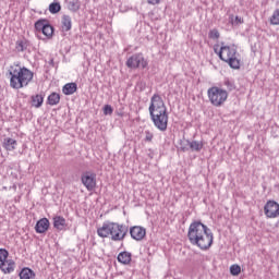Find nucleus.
<instances>
[{
  "mask_svg": "<svg viewBox=\"0 0 279 279\" xmlns=\"http://www.w3.org/2000/svg\"><path fill=\"white\" fill-rule=\"evenodd\" d=\"M128 226L112 221H105L100 228L97 229V234L100 239H110L116 243L125 241L128 236Z\"/></svg>",
  "mask_w": 279,
  "mask_h": 279,
  "instance_id": "4",
  "label": "nucleus"
},
{
  "mask_svg": "<svg viewBox=\"0 0 279 279\" xmlns=\"http://www.w3.org/2000/svg\"><path fill=\"white\" fill-rule=\"evenodd\" d=\"M264 213L268 219L279 217V204L276 201H268L264 206Z\"/></svg>",
  "mask_w": 279,
  "mask_h": 279,
  "instance_id": "9",
  "label": "nucleus"
},
{
  "mask_svg": "<svg viewBox=\"0 0 279 279\" xmlns=\"http://www.w3.org/2000/svg\"><path fill=\"white\" fill-rule=\"evenodd\" d=\"M147 60L143 56V53H134L126 60L128 69H147Z\"/></svg>",
  "mask_w": 279,
  "mask_h": 279,
  "instance_id": "7",
  "label": "nucleus"
},
{
  "mask_svg": "<svg viewBox=\"0 0 279 279\" xmlns=\"http://www.w3.org/2000/svg\"><path fill=\"white\" fill-rule=\"evenodd\" d=\"M219 58L223 62H228L231 69H239L241 62L236 59V48L234 46H222L219 51Z\"/></svg>",
  "mask_w": 279,
  "mask_h": 279,
  "instance_id": "6",
  "label": "nucleus"
},
{
  "mask_svg": "<svg viewBox=\"0 0 279 279\" xmlns=\"http://www.w3.org/2000/svg\"><path fill=\"white\" fill-rule=\"evenodd\" d=\"M145 141L146 143H151V141H154V133L150 131H145Z\"/></svg>",
  "mask_w": 279,
  "mask_h": 279,
  "instance_id": "34",
  "label": "nucleus"
},
{
  "mask_svg": "<svg viewBox=\"0 0 279 279\" xmlns=\"http://www.w3.org/2000/svg\"><path fill=\"white\" fill-rule=\"evenodd\" d=\"M223 86H226V88H227V90H229V93H232V90H239V87L235 86L234 81H232L230 78L223 80Z\"/></svg>",
  "mask_w": 279,
  "mask_h": 279,
  "instance_id": "23",
  "label": "nucleus"
},
{
  "mask_svg": "<svg viewBox=\"0 0 279 279\" xmlns=\"http://www.w3.org/2000/svg\"><path fill=\"white\" fill-rule=\"evenodd\" d=\"M72 27H73V21L71 20V15H63L61 17V31L71 32Z\"/></svg>",
  "mask_w": 279,
  "mask_h": 279,
  "instance_id": "13",
  "label": "nucleus"
},
{
  "mask_svg": "<svg viewBox=\"0 0 279 279\" xmlns=\"http://www.w3.org/2000/svg\"><path fill=\"white\" fill-rule=\"evenodd\" d=\"M221 34H219V29L214 28L210 29L208 33V38H210L211 40H219Z\"/></svg>",
  "mask_w": 279,
  "mask_h": 279,
  "instance_id": "27",
  "label": "nucleus"
},
{
  "mask_svg": "<svg viewBox=\"0 0 279 279\" xmlns=\"http://www.w3.org/2000/svg\"><path fill=\"white\" fill-rule=\"evenodd\" d=\"M118 263L130 265L132 263V253L124 251L118 254Z\"/></svg>",
  "mask_w": 279,
  "mask_h": 279,
  "instance_id": "14",
  "label": "nucleus"
},
{
  "mask_svg": "<svg viewBox=\"0 0 279 279\" xmlns=\"http://www.w3.org/2000/svg\"><path fill=\"white\" fill-rule=\"evenodd\" d=\"M8 71L10 75V86L15 90L29 86V83L34 80V72L25 66L14 64L11 65Z\"/></svg>",
  "mask_w": 279,
  "mask_h": 279,
  "instance_id": "3",
  "label": "nucleus"
},
{
  "mask_svg": "<svg viewBox=\"0 0 279 279\" xmlns=\"http://www.w3.org/2000/svg\"><path fill=\"white\" fill-rule=\"evenodd\" d=\"M230 23L233 25V26H236V25H243V19L242 17H239V16H230Z\"/></svg>",
  "mask_w": 279,
  "mask_h": 279,
  "instance_id": "33",
  "label": "nucleus"
},
{
  "mask_svg": "<svg viewBox=\"0 0 279 279\" xmlns=\"http://www.w3.org/2000/svg\"><path fill=\"white\" fill-rule=\"evenodd\" d=\"M63 95H73L77 92V84L76 83H68L63 86Z\"/></svg>",
  "mask_w": 279,
  "mask_h": 279,
  "instance_id": "19",
  "label": "nucleus"
},
{
  "mask_svg": "<svg viewBox=\"0 0 279 279\" xmlns=\"http://www.w3.org/2000/svg\"><path fill=\"white\" fill-rule=\"evenodd\" d=\"M60 10H62V5H60V2L54 1L49 4L50 14H58V12H60Z\"/></svg>",
  "mask_w": 279,
  "mask_h": 279,
  "instance_id": "25",
  "label": "nucleus"
},
{
  "mask_svg": "<svg viewBox=\"0 0 279 279\" xmlns=\"http://www.w3.org/2000/svg\"><path fill=\"white\" fill-rule=\"evenodd\" d=\"M47 104H48L49 106H58V104H60V94H58V93H51V94L48 96Z\"/></svg>",
  "mask_w": 279,
  "mask_h": 279,
  "instance_id": "20",
  "label": "nucleus"
},
{
  "mask_svg": "<svg viewBox=\"0 0 279 279\" xmlns=\"http://www.w3.org/2000/svg\"><path fill=\"white\" fill-rule=\"evenodd\" d=\"M47 26V22L45 20H39L35 23V29L37 32H43Z\"/></svg>",
  "mask_w": 279,
  "mask_h": 279,
  "instance_id": "30",
  "label": "nucleus"
},
{
  "mask_svg": "<svg viewBox=\"0 0 279 279\" xmlns=\"http://www.w3.org/2000/svg\"><path fill=\"white\" fill-rule=\"evenodd\" d=\"M44 36L51 38L53 36V26L51 24H46V27L41 31Z\"/></svg>",
  "mask_w": 279,
  "mask_h": 279,
  "instance_id": "26",
  "label": "nucleus"
},
{
  "mask_svg": "<svg viewBox=\"0 0 279 279\" xmlns=\"http://www.w3.org/2000/svg\"><path fill=\"white\" fill-rule=\"evenodd\" d=\"M187 239L191 245L198 247L203 252H207L209 247H213L215 235L208 226L195 220L189 227Z\"/></svg>",
  "mask_w": 279,
  "mask_h": 279,
  "instance_id": "1",
  "label": "nucleus"
},
{
  "mask_svg": "<svg viewBox=\"0 0 279 279\" xmlns=\"http://www.w3.org/2000/svg\"><path fill=\"white\" fill-rule=\"evenodd\" d=\"M270 25H279V9L274 11L270 17Z\"/></svg>",
  "mask_w": 279,
  "mask_h": 279,
  "instance_id": "28",
  "label": "nucleus"
},
{
  "mask_svg": "<svg viewBox=\"0 0 279 279\" xmlns=\"http://www.w3.org/2000/svg\"><path fill=\"white\" fill-rule=\"evenodd\" d=\"M81 7L82 3L80 2V0H72L68 2V10H70V12H77V10H80Z\"/></svg>",
  "mask_w": 279,
  "mask_h": 279,
  "instance_id": "24",
  "label": "nucleus"
},
{
  "mask_svg": "<svg viewBox=\"0 0 279 279\" xmlns=\"http://www.w3.org/2000/svg\"><path fill=\"white\" fill-rule=\"evenodd\" d=\"M0 269L2 274H12L16 269V263L12 259H7L0 263Z\"/></svg>",
  "mask_w": 279,
  "mask_h": 279,
  "instance_id": "12",
  "label": "nucleus"
},
{
  "mask_svg": "<svg viewBox=\"0 0 279 279\" xmlns=\"http://www.w3.org/2000/svg\"><path fill=\"white\" fill-rule=\"evenodd\" d=\"M230 274L231 276H239L241 274V266L234 264L230 267Z\"/></svg>",
  "mask_w": 279,
  "mask_h": 279,
  "instance_id": "32",
  "label": "nucleus"
},
{
  "mask_svg": "<svg viewBox=\"0 0 279 279\" xmlns=\"http://www.w3.org/2000/svg\"><path fill=\"white\" fill-rule=\"evenodd\" d=\"M44 102H45V95L37 94L35 96H32V106H34V108H40Z\"/></svg>",
  "mask_w": 279,
  "mask_h": 279,
  "instance_id": "18",
  "label": "nucleus"
},
{
  "mask_svg": "<svg viewBox=\"0 0 279 279\" xmlns=\"http://www.w3.org/2000/svg\"><path fill=\"white\" fill-rule=\"evenodd\" d=\"M147 3H149V5H158V3H160V0H147Z\"/></svg>",
  "mask_w": 279,
  "mask_h": 279,
  "instance_id": "36",
  "label": "nucleus"
},
{
  "mask_svg": "<svg viewBox=\"0 0 279 279\" xmlns=\"http://www.w3.org/2000/svg\"><path fill=\"white\" fill-rule=\"evenodd\" d=\"M191 149V141L184 140L180 142V150L181 151H189Z\"/></svg>",
  "mask_w": 279,
  "mask_h": 279,
  "instance_id": "29",
  "label": "nucleus"
},
{
  "mask_svg": "<svg viewBox=\"0 0 279 279\" xmlns=\"http://www.w3.org/2000/svg\"><path fill=\"white\" fill-rule=\"evenodd\" d=\"M81 182L87 191H95L97 186V174L93 171H85L81 175Z\"/></svg>",
  "mask_w": 279,
  "mask_h": 279,
  "instance_id": "8",
  "label": "nucleus"
},
{
  "mask_svg": "<svg viewBox=\"0 0 279 279\" xmlns=\"http://www.w3.org/2000/svg\"><path fill=\"white\" fill-rule=\"evenodd\" d=\"M27 47H29L27 39H19L16 41V45H15L16 51H26Z\"/></svg>",
  "mask_w": 279,
  "mask_h": 279,
  "instance_id": "22",
  "label": "nucleus"
},
{
  "mask_svg": "<svg viewBox=\"0 0 279 279\" xmlns=\"http://www.w3.org/2000/svg\"><path fill=\"white\" fill-rule=\"evenodd\" d=\"M190 149L192 151H202V149H204V142H199V141L190 142Z\"/></svg>",
  "mask_w": 279,
  "mask_h": 279,
  "instance_id": "21",
  "label": "nucleus"
},
{
  "mask_svg": "<svg viewBox=\"0 0 279 279\" xmlns=\"http://www.w3.org/2000/svg\"><path fill=\"white\" fill-rule=\"evenodd\" d=\"M131 239L134 241H143L147 236V230L141 226L130 228Z\"/></svg>",
  "mask_w": 279,
  "mask_h": 279,
  "instance_id": "10",
  "label": "nucleus"
},
{
  "mask_svg": "<svg viewBox=\"0 0 279 279\" xmlns=\"http://www.w3.org/2000/svg\"><path fill=\"white\" fill-rule=\"evenodd\" d=\"M9 256H10V253L8 252V250L0 248V263H5Z\"/></svg>",
  "mask_w": 279,
  "mask_h": 279,
  "instance_id": "31",
  "label": "nucleus"
},
{
  "mask_svg": "<svg viewBox=\"0 0 279 279\" xmlns=\"http://www.w3.org/2000/svg\"><path fill=\"white\" fill-rule=\"evenodd\" d=\"M112 112H114V109H112V106H110V105H106L105 107H104V114H106V116H110V114H112Z\"/></svg>",
  "mask_w": 279,
  "mask_h": 279,
  "instance_id": "35",
  "label": "nucleus"
},
{
  "mask_svg": "<svg viewBox=\"0 0 279 279\" xmlns=\"http://www.w3.org/2000/svg\"><path fill=\"white\" fill-rule=\"evenodd\" d=\"M49 226H50L49 219L41 218L37 221L35 226V231L37 232V234H45V232L49 230Z\"/></svg>",
  "mask_w": 279,
  "mask_h": 279,
  "instance_id": "11",
  "label": "nucleus"
},
{
  "mask_svg": "<svg viewBox=\"0 0 279 279\" xmlns=\"http://www.w3.org/2000/svg\"><path fill=\"white\" fill-rule=\"evenodd\" d=\"M53 228H56V230H62L63 228H66V219H64L62 216L53 217Z\"/></svg>",
  "mask_w": 279,
  "mask_h": 279,
  "instance_id": "15",
  "label": "nucleus"
},
{
  "mask_svg": "<svg viewBox=\"0 0 279 279\" xmlns=\"http://www.w3.org/2000/svg\"><path fill=\"white\" fill-rule=\"evenodd\" d=\"M207 97L211 106H215V108H221V106L228 101V90L221 87L213 86L208 88Z\"/></svg>",
  "mask_w": 279,
  "mask_h": 279,
  "instance_id": "5",
  "label": "nucleus"
},
{
  "mask_svg": "<svg viewBox=\"0 0 279 279\" xmlns=\"http://www.w3.org/2000/svg\"><path fill=\"white\" fill-rule=\"evenodd\" d=\"M148 112L155 128H157L159 132H167V128L169 126V113L167 112V105H165V100H162L160 95H153Z\"/></svg>",
  "mask_w": 279,
  "mask_h": 279,
  "instance_id": "2",
  "label": "nucleus"
},
{
  "mask_svg": "<svg viewBox=\"0 0 279 279\" xmlns=\"http://www.w3.org/2000/svg\"><path fill=\"white\" fill-rule=\"evenodd\" d=\"M17 142L14 138L7 137L3 142V147L7 151H14L16 149Z\"/></svg>",
  "mask_w": 279,
  "mask_h": 279,
  "instance_id": "16",
  "label": "nucleus"
},
{
  "mask_svg": "<svg viewBox=\"0 0 279 279\" xmlns=\"http://www.w3.org/2000/svg\"><path fill=\"white\" fill-rule=\"evenodd\" d=\"M20 279H35L36 278V272L32 270L31 268H23L20 274Z\"/></svg>",
  "mask_w": 279,
  "mask_h": 279,
  "instance_id": "17",
  "label": "nucleus"
}]
</instances>
